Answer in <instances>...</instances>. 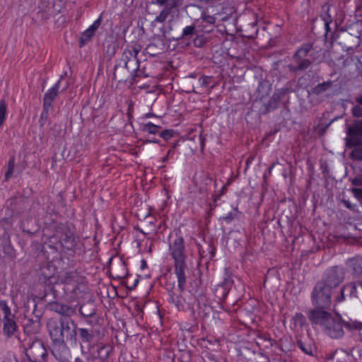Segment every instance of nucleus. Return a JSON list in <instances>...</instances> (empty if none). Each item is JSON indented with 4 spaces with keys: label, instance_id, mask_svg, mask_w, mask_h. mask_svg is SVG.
I'll use <instances>...</instances> for the list:
<instances>
[{
    "label": "nucleus",
    "instance_id": "22",
    "mask_svg": "<svg viewBox=\"0 0 362 362\" xmlns=\"http://www.w3.org/2000/svg\"><path fill=\"white\" fill-rule=\"evenodd\" d=\"M169 13V11L167 8L163 9L160 14L156 16V21L160 23H162L165 21Z\"/></svg>",
    "mask_w": 362,
    "mask_h": 362
},
{
    "label": "nucleus",
    "instance_id": "1",
    "mask_svg": "<svg viewBox=\"0 0 362 362\" xmlns=\"http://www.w3.org/2000/svg\"><path fill=\"white\" fill-rule=\"evenodd\" d=\"M344 276V269L340 267L328 269L324 279L314 288L312 295L313 304L320 308H328L331 303L332 290L341 283Z\"/></svg>",
    "mask_w": 362,
    "mask_h": 362
},
{
    "label": "nucleus",
    "instance_id": "12",
    "mask_svg": "<svg viewBox=\"0 0 362 362\" xmlns=\"http://www.w3.org/2000/svg\"><path fill=\"white\" fill-rule=\"evenodd\" d=\"M305 322V317L301 313H296L292 318L291 328L293 330H298L304 325Z\"/></svg>",
    "mask_w": 362,
    "mask_h": 362
},
{
    "label": "nucleus",
    "instance_id": "24",
    "mask_svg": "<svg viewBox=\"0 0 362 362\" xmlns=\"http://www.w3.org/2000/svg\"><path fill=\"white\" fill-rule=\"evenodd\" d=\"M331 86V83L327 82L319 84L315 88L316 93H320L321 91H323Z\"/></svg>",
    "mask_w": 362,
    "mask_h": 362
},
{
    "label": "nucleus",
    "instance_id": "6",
    "mask_svg": "<svg viewBox=\"0 0 362 362\" xmlns=\"http://www.w3.org/2000/svg\"><path fill=\"white\" fill-rule=\"evenodd\" d=\"M60 87V79H59L45 94L43 99L44 109L49 108L57 97Z\"/></svg>",
    "mask_w": 362,
    "mask_h": 362
},
{
    "label": "nucleus",
    "instance_id": "8",
    "mask_svg": "<svg viewBox=\"0 0 362 362\" xmlns=\"http://www.w3.org/2000/svg\"><path fill=\"white\" fill-rule=\"evenodd\" d=\"M62 332L66 339H72L76 334V325L72 320L60 321Z\"/></svg>",
    "mask_w": 362,
    "mask_h": 362
},
{
    "label": "nucleus",
    "instance_id": "7",
    "mask_svg": "<svg viewBox=\"0 0 362 362\" xmlns=\"http://www.w3.org/2000/svg\"><path fill=\"white\" fill-rule=\"evenodd\" d=\"M346 264L356 278L362 277V257H353L347 261Z\"/></svg>",
    "mask_w": 362,
    "mask_h": 362
},
{
    "label": "nucleus",
    "instance_id": "4",
    "mask_svg": "<svg viewBox=\"0 0 362 362\" xmlns=\"http://www.w3.org/2000/svg\"><path fill=\"white\" fill-rule=\"evenodd\" d=\"M169 251L174 260L175 273L177 279V285L183 289L186 284V255L184 239L182 236H177L169 245Z\"/></svg>",
    "mask_w": 362,
    "mask_h": 362
},
{
    "label": "nucleus",
    "instance_id": "3",
    "mask_svg": "<svg viewBox=\"0 0 362 362\" xmlns=\"http://www.w3.org/2000/svg\"><path fill=\"white\" fill-rule=\"evenodd\" d=\"M47 329L52 340V354L59 362H69V358L71 356L70 351L64 343V336L60 321L50 319L47 322Z\"/></svg>",
    "mask_w": 362,
    "mask_h": 362
},
{
    "label": "nucleus",
    "instance_id": "35",
    "mask_svg": "<svg viewBox=\"0 0 362 362\" xmlns=\"http://www.w3.org/2000/svg\"><path fill=\"white\" fill-rule=\"evenodd\" d=\"M360 142L362 144V140Z\"/></svg>",
    "mask_w": 362,
    "mask_h": 362
},
{
    "label": "nucleus",
    "instance_id": "17",
    "mask_svg": "<svg viewBox=\"0 0 362 362\" xmlns=\"http://www.w3.org/2000/svg\"><path fill=\"white\" fill-rule=\"evenodd\" d=\"M358 105L352 108V114L354 117H362V95L356 98Z\"/></svg>",
    "mask_w": 362,
    "mask_h": 362
},
{
    "label": "nucleus",
    "instance_id": "28",
    "mask_svg": "<svg viewBox=\"0 0 362 362\" xmlns=\"http://www.w3.org/2000/svg\"><path fill=\"white\" fill-rule=\"evenodd\" d=\"M354 185H362V175L355 177L353 180Z\"/></svg>",
    "mask_w": 362,
    "mask_h": 362
},
{
    "label": "nucleus",
    "instance_id": "14",
    "mask_svg": "<svg viewBox=\"0 0 362 362\" xmlns=\"http://www.w3.org/2000/svg\"><path fill=\"white\" fill-rule=\"evenodd\" d=\"M347 134L352 138L362 136V122H356L352 126L349 127Z\"/></svg>",
    "mask_w": 362,
    "mask_h": 362
},
{
    "label": "nucleus",
    "instance_id": "9",
    "mask_svg": "<svg viewBox=\"0 0 362 362\" xmlns=\"http://www.w3.org/2000/svg\"><path fill=\"white\" fill-rule=\"evenodd\" d=\"M101 23V18L100 16L98 18L92 25H90L83 33L82 37L80 40L81 46L83 45V40L85 38V40H88L94 34L95 31L97 30V28L99 27Z\"/></svg>",
    "mask_w": 362,
    "mask_h": 362
},
{
    "label": "nucleus",
    "instance_id": "31",
    "mask_svg": "<svg viewBox=\"0 0 362 362\" xmlns=\"http://www.w3.org/2000/svg\"><path fill=\"white\" fill-rule=\"evenodd\" d=\"M69 358H70V357L69 358ZM69 362H70V361H69ZM74 362H83V361L80 358H77L75 359Z\"/></svg>",
    "mask_w": 362,
    "mask_h": 362
},
{
    "label": "nucleus",
    "instance_id": "25",
    "mask_svg": "<svg viewBox=\"0 0 362 362\" xmlns=\"http://www.w3.org/2000/svg\"><path fill=\"white\" fill-rule=\"evenodd\" d=\"M352 192L358 200L362 201V189L353 188Z\"/></svg>",
    "mask_w": 362,
    "mask_h": 362
},
{
    "label": "nucleus",
    "instance_id": "16",
    "mask_svg": "<svg viewBox=\"0 0 362 362\" xmlns=\"http://www.w3.org/2000/svg\"><path fill=\"white\" fill-rule=\"evenodd\" d=\"M298 347L301 349L303 352L309 356H313L315 348L311 345L310 344L303 343L302 341L299 340L297 342Z\"/></svg>",
    "mask_w": 362,
    "mask_h": 362
},
{
    "label": "nucleus",
    "instance_id": "10",
    "mask_svg": "<svg viewBox=\"0 0 362 362\" xmlns=\"http://www.w3.org/2000/svg\"><path fill=\"white\" fill-rule=\"evenodd\" d=\"M14 318L15 316L9 318L3 319L4 333L7 337L12 336L17 329V325Z\"/></svg>",
    "mask_w": 362,
    "mask_h": 362
},
{
    "label": "nucleus",
    "instance_id": "34",
    "mask_svg": "<svg viewBox=\"0 0 362 362\" xmlns=\"http://www.w3.org/2000/svg\"><path fill=\"white\" fill-rule=\"evenodd\" d=\"M325 25H326V28H328V24L327 23H325Z\"/></svg>",
    "mask_w": 362,
    "mask_h": 362
},
{
    "label": "nucleus",
    "instance_id": "21",
    "mask_svg": "<svg viewBox=\"0 0 362 362\" xmlns=\"http://www.w3.org/2000/svg\"><path fill=\"white\" fill-rule=\"evenodd\" d=\"M351 157L356 160H362V146L354 148L351 152Z\"/></svg>",
    "mask_w": 362,
    "mask_h": 362
},
{
    "label": "nucleus",
    "instance_id": "5",
    "mask_svg": "<svg viewBox=\"0 0 362 362\" xmlns=\"http://www.w3.org/2000/svg\"><path fill=\"white\" fill-rule=\"evenodd\" d=\"M312 45L307 44L302 46L296 53L294 59L298 64L299 69L307 68L310 64V61L305 59L308 53L310 51Z\"/></svg>",
    "mask_w": 362,
    "mask_h": 362
},
{
    "label": "nucleus",
    "instance_id": "26",
    "mask_svg": "<svg viewBox=\"0 0 362 362\" xmlns=\"http://www.w3.org/2000/svg\"><path fill=\"white\" fill-rule=\"evenodd\" d=\"M158 3L160 4H164L165 3L167 6L171 7H175L177 6L173 0H168L166 2L165 0H158Z\"/></svg>",
    "mask_w": 362,
    "mask_h": 362
},
{
    "label": "nucleus",
    "instance_id": "13",
    "mask_svg": "<svg viewBox=\"0 0 362 362\" xmlns=\"http://www.w3.org/2000/svg\"><path fill=\"white\" fill-rule=\"evenodd\" d=\"M81 343H90L93 338V333L91 330L86 328H78L77 330Z\"/></svg>",
    "mask_w": 362,
    "mask_h": 362
},
{
    "label": "nucleus",
    "instance_id": "19",
    "mask_svg": "<svg viewBox=\"0 0 362 362\" xmlns=\"http://www.w3.org/2000/svg\"><path fill=\"white\" fill-rule=\"evenodd\" d=\"M0 308L4 314L3 319L14 317V315L11 313V308L8 305L6 301L4 300H0Z\"/></svg>",
    "mask_w": 362,
    "mask_h": 362
},
{
    "label": "nucleus",
    "instance_id": "30",
    "mask_svg": "<svg viewBox=\"0 0 362 362\" xmlns=\"http://www.w3.org/2000/svg\"><path fill=\"white\" fill-rule=\"evenodd\" d=\"M146 266V263L144 260L141 262V268L144 269Z\"/></svg>",
    "mask_w": 362,
    "mask_h": 362
},
{
    "label": "nucleus",
    "instance_id": "2",
    "mask_svg": "<svg viewBox=\"0 0 362 362\" xmlns=\"http://www.w3.org/2000/svg\"><path fill=\"white\" fill-rule=\"evenodd\" d=\"M310 321L320 325L325 332L332 338L343 336L342 322L339 316H332L329 313L320 309L313 310L310 313Z\"/></svg>",
    "mask_w": 362,
    "mask_h": 362
},
{
    "label": "nucleus",
    "instance_id": "27",
    "mask_svg": "<svg viewBox=\"0 0 362 362\" xmlns=\"http://www.w3.org/2000/svg\"><path fill=\"white\" fill-rule=\"evenodd\" d=\"M13 161L10 162L8 164V168L6 173V178L8 179L13 173Z\"/></svg>",
    "mask_w": 362,
    "mask_h": 362
},
{
    "label": "nucleus",
    "instance_id": "20",
    "mask_svg": "<svg viewBox=\"0 0 362 362\" xmlns=\"http://www.w3.org/2000/svg\"><path fill=\"white\" fill-rule=\"evenodd\" d=\"M159 129V126L151 122H148L144 125V130L152 134H156Z\"/></svg>",
    "mask_w": 362,
    "mask_h": 362
},
{
    "label": "nucleus",
    "instance_id": "29",
    "mask_svg": "<svg viewBox=\"0 0 362 362\" xmlns=\"http://www.w3.org/2000/svg\"><path fill=\"white\" fill-rule=\"evenodd\" d=\"M4 362H18L16 358H9L6 359Z\"/></svg>",
    "mask_w": 362,
    "mask_h": 362
},
{
    "label": "nucleus",
    "instance_id": "18",
    "mask_svg": "<svg viewBox=\"0 0 362 362\" xmlns=\"http://www.w3.org/2000/svg\"><path fill=\"white\" fill-rule=\"evenodd\" d=\"M7 115V105L4 100H0V127L4 124Z\"/></svg>",
    "mask_w": 362,
    "mask_h": 362
},
{
    "label": "nucleus",
    "instance_id": "33",
    "mask_svg": "<svg viewBox=\"0 0 362 362\" xmlns=\"http://www.w3.org/2000/svg\"><path fill=\"white\" fill-rule=\"evenodd\" d=\"M359 285H360V286H361V288H362V282H360Z\"/></svg>",
    "mask_w": 362,
    "mask_h": 362
},
{
    "label": "nucleus",
    "instance_id": "23",
    "mask_svg": "<svg viewBox=\"0 0 362 362\" xmlns=\"http://www.w3.org/2000/svg\"><path fill=\"white\" fill-rule=\"evenodd\" d=\"M194 27L192 25H188L183 28L182 36L192 35L194 33Z\"/></svg>",
    "mask_w": 362,
    "mask_h": 362
},
{
    "label": "nucleus",
    "instance_id": "15",
    "mask_svg": "<svg viewBox=\"0 0 362 362\" xmlns=\"http://www.w3.org/2000/svg\"><path fill=\"white\" fill-rule=\"evenodd\" d=\"M356 288L357 286L355 284H346L341 290V298H338L337 301L340 302L342 300L345 293H346V295L349 296L350 297H356Z\"/></svg>",
    "mask_w": 362,
    "mask_h": 362
},
{
    "label": "nucleus",
    "instance_id": "32",
    "mask_svg": "<svg viewBox=\"0 0 362 362\" xmlns=\"http://www.w3.org/2000/svg\"><path fill=\"white\" fill-rule=\"evenodd\" d=\"M38 348L42 349V346L41 344H38Z\"/></svg>",
    "mask_w": 362,
    "mask_h": 362
},
{
    "label": "nucleus",
    "instance_id": "11",
    "mask_svg": "<svg viewBox=\"0 0 362 362\" xmlns=\"http://www.w3.org/2000/svg\"><path fill=\"white\" fill-rule=\"evenodd\" d=\"M112 350V347L110 344H100L98 347L96 357L101 360H105L110 356Z\"/></svg>",
    "mask_w": 362,
    "mask_h": 362
}]
</instances>
